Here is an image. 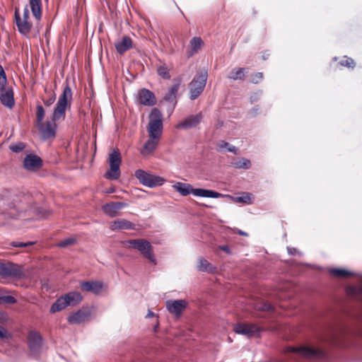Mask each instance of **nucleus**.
<instances>
[{
	"label": "nucleus",
	"instance_id": "nucleus-46",
	"mask_svg": "<svg viewBox=\"0 0 362 362\" xmlns=\"http://www.w3.org/2000/svg\"><path fill=\"white\" fill-rule=\"evenodd\" d=\"M263 78V74L261 72L256 73L252 77V83H259Z\"/></svg>",
	"mask_w": 362,
	"mask_h": 362
},
{
	"label": "nucleus",
	"instance_id": "nucleus-53",
	"mask_svg": "<svg viewBox=\"0 0 362 362\" xmlns=\"http://www.w3.org/2000/svg\"><path fill=\"white\" fill-rule=\"evenodd\" d=\"M288 252H289L290 254H293V250H289Z\"/></svg>",
	"mask_w": 362,
	"mask_h": 362
},
{
	"label": "nucleus",
	"instance_id": "nucleus-52",
	"mask_svg": "<svg viewBox=\"0 0 362 362\" xmlns=\"http://www.w3.org/2000/svg\"><path fill=\"white\" fill-rule=\"evenodd\" d=\"M252 111H255V109H253ZM257 111H258V109H255V112H254V115L256 114Z\"/></svg>",
	"mask_w": 362,
	"mask_h": 362
},
{
	"label": "nucleus",
	"instance_id": "nucleus-44",
	"mask_svg": "<svg viewBox=\"0 0 362 362\" xmlns=\"http://www.w3.org/2000/svg\"><path fill=\"white\" fill-rule=\"evenodd\" d=\"M10 245L15 247H25L33 245V242L23 243V242L13 241L10 243Z\"/></svg>",
	"mask_w": 362,
	"mask_h": 362
},
{
	"label": "nucleus",
	"instance_id": "nucleus-23",
	"mask_svg": "<svg viewBox=\"0 0 362 362\" xmlns=\"http://www.w3.org/2000/svg\"><path fill=\"white\" fill-rule=\"evenodd\" d=\"M72 100V91L71 88L69 86V83H66V86L64 88L63 92L62 95L59 96V100L57 103V105H62L65 107H70Z\"/></svg>",
	"mask_w": 362,
	"mask_h": 362
},
{
	"label": "nucleus",
	"instance_id": "nucleus-1",
	"mask_svg": "<svg viewBox=\"0 0 362 362\" xmlns=\"http://www.w3.org/2000/svg\"><path fill=\"white\" fill-rule=\"evenodd\" d=\"M284 351L286 358L293 360L295 362H298L302 357L316 358L323 357L325 355L322 349L309 346H287Z\"/></svg>",
	"mask_w": 362,
	"mask_h": 362
},
{
	"label": "nucleus",
	"instance_id": "nucleus-13",
	"mask_svg": "<svg viewBox=\"0 0 362 362\" xmlns=\"http://www.w3.org/2000/svg\"><path fill=\"white\" fill-rule=\"evenodd\" d=\"M20 215V209L14 202L8 204L4 206L0 212L1 219L5 223H8L11 220L16 219Z\"/></svg>",
	"mask_w": 362,
	"mask_h": 362
},
{
	"label": "nucleus",
	"instance_id": "nucleus-6",
	"mask_svg": "<svg viewBox=\"0 0 362 362\" xmlns=\"http://www.w3.org/2000/svg\"><path fill=\"white\" fill-rule=\"evenodd\" d=\"M208 74L206 71L197 72L192 81L189 83V98L192 100L197 99L203 92L207 80Z\"/></svg>",
	"mask_w": 362,
	"mask_h": 362
},
{
	"label": "nucleus",
	"instance_id": "nucleus-17",
	"mask_svg": "<svg viewBox=\"0 0 362 362\" xmlns=\"http://www.w3.org/2000/svg\"><path fill=\"white\" fill-rule=\"evenodd\" d=\"M127 206L125 202H112L103 205L102 209L105 214L113 218L117 215L119 210Z\"/></svg>",
	"mask_w": 362,
	"mask_h": 362
},
{
	"label": "nucleus",
	"instance_id": "nucleus-54",
	"mask_svg": "<svg viewBox=\"0 0 362 362\" xmlns=\"http://www.w3.org/2000/svg\"><path fill=\"white\" fill-rule=\"evenodd\" d=\"M288 252H289L290 254H293V250H289Z\"/></svg>",
	"mask_w": 362,
	"mask_h": 362
},
{
	"label": "nucleus",
	"instance_id": "nucleus-30",
	"mask_svg": "<svg viewBox=\"0 0 362 362\" xmlns=\"http://www.w3.org/2000/svg\"><path fill=\"white\" fill-rule=\"evenodd\" d=\"M180 87V82L178 81L177 83L174 84L170 87L168 92L165 95L164 100L169 103H174L175 104L177 103L176 96L178 92Z\"/></svg>",
	"mask_w": 362,
	"mask_h": 362
},
{
	"label": "nucleus",
	"instance_id": "nucleus-16",
	"mask_svg": "<svg viewBox=\"0 0 362 362\" xmlns=\"http://www.w3.org/2000/svg\"><path fill=\"white\" fill-rule=\"evenodd\" d=\"M42 165V159L35 154L27 155L23 160V167L29 171L36 170L40 168Z\"/></svg>",
	"mask_w": 362,
	"mask_h": 362
},
{
	"label": "nucleus",
	"instance_id": "nucleus-36",
	"mask_svg": "<svg viewBox=\"0 0 362 362\" xmlns=\"http://www.w3.org/2000/svg\"><path fill=\"white\" fill-rule=\"evenodd\" d=\"M245 68L234 69L230 71L228 78L233 80L243 81L245 79Z\"/></svg>",
	"mask_w": 362,
	"mask_h": 362
},
{
	"label": "nucleus",
	"instance_id": "nucleus-28",
	"mask_svg": "<svg viewBox=\"0 0 362 362\" xmlns=\"http://www.w3.org/2000/svg\"><path fill=\"white\" fill-rule=\"evenodd\" d=\"M29 4L33 16L37 21H40L42 17L41 0H29Z\"/></svg>",
	"mask_w": 362,
	"mask_h": 362
},
{
	"label": "nucleus",
	"instance_id": "nucleus-45",
	"mask_svg": "<svg viewBox=\"0 0 362 362\" xmlns=\"http://www.w3.org/2000/svg\"><path fill=\"white\" fill-rule=\"evenodd\" d=\"M0 300L8 304H14L16 303V298L11 296H2L0 298Z\"/></svg>",
	"mask_w": 362,
	"mask_h": 362
},
{
	"label": "nucleus",
	"instance_id": "nucleus-27",
	"mask_svg": "<svg viewBox=\"0 0 362 362\" xmlns=\"http://www.w3.org/2000/svg\"><path fill=\"white\" fill-rule=\"evenodd\" d=\"M204 45V42L199 37H194L190 40V49L187 51V56L188 58L192 57L195 53L198 52Z\"/></svg>",
	"mask_w": 362,
	"mask_h": 362
},
{
	"label": "nucleus",
	"instance_id": "nucleus-18",
	"mask_svg": "<svg viewBox=\"0 0 362 362\" xmlns=\"http://www.w3.org/2000/svg\"><path fill=\"white\" fill-rule=\"evenodd\" d=\"M138 100L141 104L146 106H153L156 103L154 93L146 88H142L139 91Z\"/></svg>",
	"mask_w": 362,
	"mask_h": 362
},
{
	"label": "nucleus",
	"instance_id": "nucleus-43",
	"mask_svg": "<svg viewBox=\"0 0 362 362\" xmlns=\"http://www.w3.org/2000/svg\"><path fill=\"white\" fill-rule=\"evenodd\" d=\"M76 243V239L74 238H68L62 241H60L58 245L61 247H65L71 245H74Z\"/></svg>",
	"mask_w": 362,
	"mask_h": 362
},
{
	"label": "nucleus",
	"instance_id": "nucleus-37",
	"mask_svg": "<svg viewBox=\"0 0 362 362\" xmlns=\"http://www.w3.org/2000/svg\"><path fill=\"white\" fill-rule=\"evenodd\" d=\"M157 73L161 78L165 80H169L171 77L170 74V69L165 64L158 66L157 69Z\"/></svg>",
	"mask_w": 362,
	"mask_h": 362
},
{
	"label": "nucleus",
	"instance_id": "nucleus-48",
	"mask_svg": "<svg viewBox=\"0 0 362 362\" xmlns=\"http://www.w3.org/2000/svg\"><path fill=\"white\" fill-rule=\"evenodd\" d=\"M55 99H56L55 95L54 94L52 96L43 100L44 105L47 107H49L50 105H52L54 103V102L55 101Z\"/></svg>",
	"mask_w": 362,
	"mask_h": 362
},
{
	"label": "nucleus",
	"instance_id": "nucleus-8",
	"mask_svg": "<svg viewBox=\"0 0 362 362\" xmlns=\"http://www.w3.org/2000/svg\"><path fill=\"white\" fill-rule=\"evenodd\" d=\"M108 163L110 170L105 173V177L110 180H117L120 176L119 167L122 163V156L119 149H113L109 154Z\"/></svg>",
	"mask_w": 362,
	"mask_h": 362
},
{
	"label": "nucleus",
	"instance_id": "nucleus-5",
	"mask_svg": "<svg viewBox=\"0 0 362 362\" xmlns=\"http://www.w3.org/2000/svg\"><path fill=\"white\" fill-rule=\"evenodd\" d=\"M83 299L82 296L78 292H69L62 296L52 304L50 308V312L54 313L61 311L67 306H75L78 304Z\"/></svg>",
	"mask_w": 362,
	"mask_h": 362
},
{
	"label": "nucleus",
	"instance_id": "nucleus-20",
	"mask_svg": "<svg viewBox=\"0 0 362 362\" xmlns=\"http://www.w3.org/2000/svg\"><path fill=\"white\" fill-rule=\"evenodd\" d=\"M0 101L8 108L11 109L14 106V93L12 87L0 90Z\"/></svg>",
	"mask_w": 362,
	"mask_h": 362
},
{
	"label": "nucleus",
	"instance_id": "nucleus-29",
	"mask_svg": "<svg viewBox=\"0 0 362 362\" xmlns=\"http://www.w3.org/2000/svg\"><path fill=\"white\" fill-rule=\"evenodd\" d=\"M231 166L236 169L247 170L251 168V162L249 159L245 158H233L230 163Z\"/></svg>",
	"mask_w": 362,
	"mask_h": 362
},
{
	"label": "nucleus",
	"instance_id": "nucleus-50",
	"mask_svg": "<svg viewBox=\"0 0 362 362\" xmlns=\"http://www.w3.org/2000/svg\"><path fill=\"white\" fill-rule=\"evenodd\" d=\"M153 316H154V313H153L152 311L148 310V314L146 315V318H149V317H153Z\"/></svg>",
	"mask_w": 362,
	"mask_h": 362
},
{
	"label": "nucleus",
	"instance_id": "nucleus-14",
	"mask_svg": "<svg viewBox=\"0 0 362 362\" xmlns=\"http://www.w3.org/2000/svg\"><path fill=\"white\" fill-rule=\"evenodd\" d=\"M42 344V337L35 331H30L28 334V344L30 351L37 353L40 351Z\"/></svg>",
	"mask_w": 362,
	"mask_h": 362
},
{
	"label": "nucleus",
	"instance_id": "nucleus-21",
	"mask_svg": "<svg viewBox=\"0 0 362 362\" xmlns=\"http://www.w3.org/2000/svg\"><path fill=\"white\" fill-rule=\"evenodd\" d=\"M81 288L83 291L98 294L102 291L103 284L98 281H88L81 283Z\"/></svg>",
	"mask_w": 362,
	"mask_h": 362
},
{
	"label": "nucleus",
	"instance_id": "nucleus-35",
	"mask_svg": "<svg viewBox=\"0 0 362 362\" xmlns=\"http://www.w3.org/2000/svg\"><path fill=\"white\" fill-rule=\"evenodd\" d=\"M216 146L218 151H221L223 148H226L229 152L235 155L238 153V149L235 146L230 145L228 142L223 140L219 141L217 143Z\"/></svg>",
	"mask_w": 362,
	"mask_h": 362
},
{
	"label": "nucleus",
	"instance_id": "nucleus-10",
	"mask_svg": "<svg viewBox=\"0 0 362 362\" xmlns=\"http://www.w3.org/2000/svg\"><path fill=\"white\" fill-rule=\"evenodd\" d=\"M23 276L21 266L10 262L0 261V277L6 279L9 277L20 279Z\"/></svg>",
	"mask_w": 362,
	"mask_h": 362
},
{
	"label": "nucleus",
	"instance_id": "nucleus-41",
	"mask_svg": "<svg viewBox=\"0 0 362 362\" xmlns=\"http://www.w3.org/2000/svg\"><path fill=\"white\" fill-rule=\"evenodd\" d=\"M9 86H7V78L6 73L2 67L0 65V90H4Z\"/></svg>",
	"mask_w": 362,
	"mask_h": 362
},
{
	"label": "nucleus",
	"instance_id": "nucleus-55",
	"mask_svg": "<svg viewBox=\"0 0 362 362\" xmlns=\"http://www.w3.org/2000/svg\"><path fill=\"white\" fill-rule=\"evenodd\" d=\"M239 199H240V201H243V198L242 197H240Z\"/></svg>",
	"mask_w": 362,
	"mask_h": 362
},
{
	"label": "nucleus",
	"instance_id": "nucleus-32",
	"mask_svg": "<svg viewBox=\"0 0 362 362\" xmlns=\"http://www.w3.org/2000/svg\"><path fill=\"white\" fill-rule=\"evenodd\" d=\"M66 108L67 107L56 105L52 115V119L55 122L59 119H64L66 116Z\"/></svg>",
	"mask_w": 362,
	"mask_h": 362
},
{
	"label": "nucleus",
	"instance_id": "nucleus-19",
	"mask_svg": "<svg viewBox=\"0 0 362 362\" xmlns=\"http://www.w3.org/2000/svg\"><path fill=\"white\" fill-rule=\"evenodd\" d=\"M186 307L187 303L184 300H168L166 302L168 310L177 317L181 315Z\"/></svg>",
	"mask_w": 362,
	"mask_h": 362
},
{
	"label": "nucleus",
	"instance_id": "nucleus-3",
	"mask_svg": "<svg viewBox=\"0 0 362 362\" xmlns=\"http://www.w3.org/2000/svg\"><path fill=\"white\" fill-rule=\"evenodd\" d=\"M124 247L137 250L141 255L153 264L156 260L153 254V247L149 241L146 239H133L123 242Z\"/></svg>",
	"mask_w": 362,
	"mask_h": 362
},
{
	"label": "nucleus",
	"instance_id": "nucleus-22",
	"mask_svg": "<svg viewBox=\"0 0 362 362\" xmlns=\"http://www.w3.org/2000/svg\"><path fill=\"white\" fill-rule=\"evenodd\" d=\"M90 314L88 310H79L69 316L68 322L70 324L83 323L88 320Z\"/></svg>",
	"mask_w": 362,
	"mask_h": 362
},
{
	"label": "nucleus",
	"instance_id": "nucleus-15",
	"mask_svg": "<svg viewBox=\"0 0 362 362\" xmlns=\"http://www.w3.org/2000/svg\"><path fill=\"white\" fill-rule=\"evenodd\" d=\"M202 119L201 112L195 115H190L176 124L175 127L180 129H188L197 127Z\"/></svg>",
	"mask_w": 362,
	"mask_h": 362
},
{
	"label": "nucleus",
	"instance_id": "nucleus-26",
	"mask_svg": "<svg viewBox=\"0 0 362 362\" xmlns=\"http://www.w3.org/2000/svg\"><path fill=\"white\" fill-rule=\"evenodd\" d=\"M132 45L133 42L131 37L129 36H124L121 40L115 43V47L119 54H123L124 52L130 49L132 47Z\"/></svg>",
	"mask_w": 362,
	"mask_h": 362
},
{
	"label": "nucleus",
	"instance_id": "nucleus-33",
	"mask_svg": "<svg viewBox=\"0 0 362 362\" xmlns=\"http://www.w3.org/2000/svg\"><path fill=\"white\" fill-rule=\"evenodd\" d=\"M329 274L337 278H346L354 275V273L344 269L331 268L329 269Z\"/></svg>",
	"mask_w": 362,
	"mask_h": 362
},
{
	"label": "nucleus",
	"instance_id": "nucleus-7",
	"mask_svg": "<svg viewBox=\"0 0 362 362\" xmlns=\"http://www.w3.org/2000/svg\"><path fill=\"white\" fill-rule=\"evenodd\" d=\"M14 20L18 32L23 35H28L33 28V23L30 21V11L28 6L23 9V16L21 17L19 8H15Z\"/></svg>",
	"mask_w": 362,
	"mask_h": 362
},
{
	"label": "nucleus",
	"instance_id": "nucleus-9",
	"mask_svg": "<svg viewBox=\"0 0 362 362\" xmlns=\"http://www.w3.org/2000/svg\"><path fill=\"white\" fill-rule=\"evenodd\" d=\"M135 177L143 185L151 188L162 186L165 181L162 177L150 174L141 169L135 171Z\"/></svg>",
	"mask_w": 362,
	"mask_h": 362
},
{
	"label": "nucleus",
	"instance_id": "nucleus-42",
	"mask_svg": "<svg viewBox=\"0 0 362 362\" xmlns=\"http://www.w3.org/2000/svg\"><path fill=\"white\" fill-rule=\"evenodd\" d=\"M25 148V145L23 142L12 144L9 146L10 150L14 153H19L22 151Z\"/></svg>",
	"mask_w": 362,
	"mask_h": 362
},
{
	"label": "nucleus",
	"instance_id": "nucleus-49",
	"mask_svg": "<svg viewBox=\"0 0 362 362\" xmlns=\"http://www.w3.org/2000/svg\"><path fill=\"white\" fill-rule=\"evenodd\" d=\"M219 249L228 254L230 253V248L228 245H220Z\"/></svg>",
	"mask_w": 362,
	"mask_h": 362
},
{
	"label": "nucleus",
	"instance_id": "nucleus-11",
	"mask_svg": "<svg viewBox=\"0 0 362 362\" xmlns=\"http://www.w3.org/2000/svg\"><path fill=\"white\" fill-rule=\"evenodd\" d=\"M234 331L238 334L245 335L248 337H259L263 329L254 323H238L235 325Z\"/></svg>",
	"mask_w": 362,
	"mask_h": 362
},
{
	"label": "nucleus",
	"instance_id": "nucleus-40",
	"mask_svg": "<svg viewBox=\"0 0 362 362\" xmlns=\"http://www.w3.org/2000/svg\"><path fill=\"white\" fill-rule=\"evenodd\" d=\"M45 111L41 105H37L36 107V124H41L45 118Z\"/></svg>",
	"mask_w": 362,
	"mask_h": 362
},
{
	"label": "nucleus",
	"instance_id": "nucleus-24",
	"mask_svg": "<svg viewBox=\"0 0 362 362\" xmlns=\"http://www.w3.org/2000/svg\"><path fill=\"white\" fill-rule=\"evenodd\" d=\"M158 139H153L149 137L148 139L145 142L143 147L140 150V153L144 156H148L151 155L156 149L158 142Z\"/></svg>",
	"mask_w": 362,
	"mask_h": 362
},
{
	"label": "nucleus",
	"instance_id": "nucleus-25",
	"mask_svg": "<svg viewBox=\"0 0 362 362\" xmlns=\"http://www.w3.org/2000/svg\"><path fill=\"white\" fill-rule=\"evenodd\" d=\"M110 228L112 230H133L135 228V225L132 222L126 219H117L110 223Z\"/></svg>",
	"mask_w": 362,
	"mask_h": 362
},
{
	"label": "nucleus",
	"instance_id": "nucleus-4",
	"mask_svg": "<svg viewBox=\"0 0 362 362\" xmlns=\"http://www.w3.org/2000/svg\"><path fill=\"white\" fill-rule=\"evenodd\" d=\"M163 115L158 108H153L149 115L146 127L148 137L160 139L163 133Z\"/></svg>",
	"mask_w": 362,
	"mask_h": 362
},
{
	"label": "nucleus",
	"instance_id": "nucleus-39",
	"mask_svg": "<svg viewBox=\"0 0 362 362\" xmlns=\"http://www.w3.org/2000/svg\"><path fill=\"white\" fill-rule=\"evenodd\" d=\"M341 66H346L349 69H354L356 66L355 61L347 56H344L341 61L339 62Z\"/></svg>",
	"mask_w": 362,
	"mask_h": 362
},
{
	"label": "nucleus",
	"instance_id": "nucleus-47",
	"mask_svg": "<svg viewBox=\"0 0 362 362\" xmlns=\"http://www.w3.org/2000/svg\"><path fill=\"white\" fill-rule=\"evenodd\" d=\"M347 292L349 294L356 295L360 292H362V288L356 286H350L347 288Z\"/></svg>",
	"mask_w": 362,
	"mask_h": 362
},
{
	"label": "nucleus",
	"instance_id": "nucleus-38",
	"mask_svg": "<svg viewBox=\"0 0 362 362\" xmlns=\"http://www.w3.org/2000/svg\"><path fill=\"white\" fill-rule=\"evenodd\" d=\"M255 308L256 310L262 311H272L274 310V306L272 304L262 300L257 302Z\"/></svg>",
	"mask_w": 362,
	"mask_h": 362
},
{
	"label": "nucleus",
	"instance_id": "nucleus-12",
	"mask_svg": "<svg viewBox=\"0 0 362 362\" xmlns=\"http://www.w3.org/2000/svg\"><path fill=\"white\" fill-rule=\"evenodd\" d=\"M40 136L44 140L54 139L56 136L57 125L52 119L36 124Z\"/></svg>",
	"mask_w": 362,
	"mask_h": 362
},
{
	"label": "nucleus",
	"instance_id": "nucleus-34",
	"mask_svg": "<svg viewBox=\"0 0 362 362\" xmlns=\"http://www.w3.org/2000/svg\"><path fill=\"white\" fill-rule=\"evenodd\" d=\"M198 270L200 272H206L212 273L215 271L216 268L209 263L206 259L200 258L197 266Z\"/></svg>",
	"mask_w": 362,
	"mask_h": 362
},
{
	"label": "nucleus",
	"instance_id": "nucleus-31",
	"mask_svg": "<svg viewBox=\"0 0 362 362\" xmlns=\"http://www.w3.org/2000/svg\"><path fill=\"white\" fill-rule=\"evenodd\" d=\"M346 337L345 331H341L339 334H334L328 339H326L328 343L337 346L343 347L345 346L344 339Z\"/></svg>",
	"mask_w": 362,
	"mask_h": 362
},
{
	"label": "nucleus",
	"instance_id": "nucleus-51",
	"mask_svg": "<svg viewBox=\"0 0 362 362\" xmlns=\"http://www.w3.org/2000/svg\"><path fill=\"white\" fill-rule=\"evenodd\" d=\"M239 234L242 235H246V233L243 232V231H241V230L239 231Z\"/></svg>",
	"mask_w": 362,
	"mask_h": 362
},
{
	"label": "nucleus",
	"instance_id": "nucleus-2",
	"mask_svg": "<svg viewBox=\"0 0 362 362\" xmlns=\"http://www.w3.org/2000/svg\"><path fill=\"white\" fill-rule=\"evenodd\" d=\"M175 191L179 192L182 196H187L189 194H193L197 197H210V198H219L223 197L224 195L210 189H205L201 188L194 189L193 187L187 183L177 182L173 185Z\"/></svg>",
	"mask_w": 362,
	"mask_h": 362
}]
</instances>
